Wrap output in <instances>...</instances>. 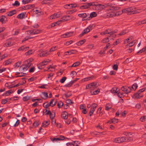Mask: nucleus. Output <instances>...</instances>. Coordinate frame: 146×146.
<instances>
[{
  "mask_svg": "<svg viewBox=\"0 0 146 146\" xmlns=\"http://www.w3.org/2000/svg\"><path fill=\"white\" fill-rule=\"evenodd\" d=\"M136 8L135 7H131L127 8L123 10L125 11L128 13H130L132 14H135L140 13L141 12V9H135Z\"/></svg>",
  "mask_w": 146,
  "mask_h": 146,
  "instance_id": "f257e3e1",
  "label": "nucleus"
},
{
  "mask_svg": "<svg viewBox=\"0 0 146 146\" xmlns=\"http://www.w3.org/2000/svg\"><path fill=\"white\" fill-rule=\"evenodd\" d=\"M97 83V82H94L87 84L86 85V89H90L92 91V90H94L98 87Z\"/></svg>",
  "mask_w": 146,
  "mask_h": 146,
  "instance_id": "f03ea898",
  "label": "nucleus"
},
{
  "mask_svg": "<svg viewBox=\"0 0 146 146\" xmlns=\"http://www.w3.org/2000/svg\"><path fill=\"white\" fill-rule=\"evenodd\" d=\"M125 137H118L114 138L112 140V141L115 143H122L125 142Z\"/></svg>",
  "mask_w": 146,
  "mask_h": 146,
  "instance_id": "7ed1b4c3",
  "label": "nucleus"
},
{
  "mask_svg": "<svg viewBox=\"0 0 146 146\" xmlns=\"http://www.w3.org/2000/svg\"><path fill=\"white\" fill-rule=\"evenodd\" d=\"M121 90L124 92L125 94L128 95V93L131 92V89L130 87L125 86H122L121 88Z\"/></svg>",
  "mask_w": 146,
  "mask_h": 146,
  "instance_id": "20e7f679",
  "label": "nucleus"
},
{
  "mask_svg": "<svg viewBox=\"0 0 146 146\" xmlns=\"http://www.w3.org/2000/svg\"><path fill=\"white\" fill-rule=\"evenodd\" d=\"M24 64L22 65L20 67V70L22 71H26L29 68L30 66V64H29V65L25 64Z\"/></svg>",
  "mask_w": 146,
  "mask_h": 146,
  "instance_id": "39448f33",
  "label": "nucleus"
},
{
  "mask_svg": "<svg viewBox=\"0 0 146 146\" xmlns=\"http://www.w3.org/2000/svg\"><path fill=\"white\" fill-rule=\"evenodd\" d=\"M113 9L110 8V9H108L109 12L107 13V16L108 17H111L117 15L114 12L111 11Z\"/></svg>",
  "mask_w": 146,
  "mask_h": 146,
  "instance_id": "423d86ee",
  "label": "nucleus"
},
{
  "mask_svg": "<svg viewBox=\"0 0 146 146\" xmlns=\"http://www.w3.org/2000/svg\"><path fill=\"white\" fill-rule=\"evenodd\" d=\"M116 31H112L111 29H108L105 31L103 33H101L100 34L101 35H102V33H103L104 35L107 34H109L110 36H108V37H110L111 35H113L114 33H116Z\"/></svg>",
  "mask_w": 146,
  "mask_h": 146,
  "instance_id": "0eeeda50",
  "label": "nucleus"
},
{
  "mask_svg": "<svg viewBox=\"0 0 146 146\" xmlns=\"http://www.w3.org/2000/svg\"><path fill=\"white\" fill-rule=\"evenodd\" d=\"M72 19V18L69 15L64 16L61 18L62 22L68 21Z\"/></svg>",
  "mask_w": 146,
  "mask_h": 146,
  "instance_id": "6e6552de",
  "label": "nucleus"
},
{
  "mask_svg": "<svg viewBox=\"0 0 146 146\" xmlns=\"http://www.w3.org/2000/svg\"><path fill=\"white\" fill-rule=\"evenodd\" d=\"M93 27V26L92 25H89L86 28L83 30L84 33L86 34L89 32L90 30L92 29Z\"/></svg>",
  "mask_w": 146,
  "mask_h": 146,
  "instance_id": "1a4fd4ad",
  "label": "nucleus"
},
{
  "mask_svg": "<svg viewBox=\"0 0 146 146\" xmlns=\"http://www.w3.org/2000/svg\"><path fill=\"white\" fill-rule=\"evenodd\" d=\"M90 3H86L84 4V5L81 6L80 7V9H87L88 8L90 7L91 6Z\"/></svg>",
  "mask_w": 146,
  "mask_h": 146,
  "instance_id": "9d476101",
  "label": "nucleus"
},
{
  "mask_svg": "<svg viewBox=\"0 0 146 146\" xmlns=\"http://www.w3.org/2000/svg\"><path fill=\"white\" fill-rule=\"evenodd\" d=\"M97 15V14L95 12H93L91 13L90 15V17L87 18L86 19H83V21L89 20H90V18H92L94 17H96Z\"/></svg>",
  "mask_w": 146,
  "mask_h": 146,
  "instance_id": "9b49d317",
  "label": "nucleus"
},
{
  "mask_svg": "<svg viewBox=\"0 0 146 146\" xmlns=\"http://www.w3.org/2000/svg\"><path fill=\"white\" fill-rule=\"evenodd\" d=\"M49 54V51H44L39 53L38 54V56L40 57L45 56Z\"/></svg>",
  "mask_w": 146,
  "mask_h": 146,
  "instance_id": "f8f14e48",
  "label": "nucleus"
},
{
  "mask_svg": "<svg viewBox=\"0 0 146 146\" xmlns=\"http://www.w3.org/2000/svg\"><path fill=\"white\" fill-rule=\"evenodd\" d=\"M26 14V12L22 13L19 14L17 17V18L20 19H22L25 18V17Z\"/></svg>",
  "mask_w": 146,
  "mask_h": 146,
  "instance_id": "ddd939ff",
  "label": "nucleus"
},
{
  "mask_svg": "<svg viewBox=\"0 0 146 146\" xmlns=\"http://www.w3.org/2000/svg\"><path fill=\"white\" fill-rule=\"evenodd\" d=\"M61 117L62 118L65 119H66L68 117V113L67 112L64 111L62 113Z\"/></svg>",
  "mask_w": 146,
  "mask_h": 146,
  "instance_id": "4468645a",
  "label": "nucleus"
},
{
  "mask_svg": "<svg viewBox=\"0 0 146 146\" xmlns=\"http://www.w3.org/2000/svg\"><path fill=\"white\" fill-rule=\"evenodd\" d=\"M73 33V32H71L67 33H65L63 35H61V37L64 38L69 37L70 36H71L72 35Z\"/></svg>",
  "mask_w": 146,
  "mask_h": 146,
  "instance_id": "2eb2a0df",
  "label": "nucleus"
},
{
  "mask_svg": "<svg viewBox=\"0 0 146 146\" xmlns=\"http://www.w3.org/2000/svg\"><path fill=\"white\" fill-rule=\"evenodd\" d=\"M7 18L5 16H2L0 17V21L2 23H4L7 21Z\"/></svg>",
  "mask_w": 146,
  "mask_h": 146,
  "instance_id": "dca6fc26",
  "label": "nucleus"
},
{
  "mask_svg": "<svg viewBox=\"0 0 146 146\" xmlns=\"http://www.w3.org/2000/svg\"><path fill=\"white\" fill-rule=\"evenodd\" d=\"M17 11L16 10H14L11 11L7 13V15L9 16H11L14 15L16 14Z\"/></svg>",
  "mask_w": 146,
  "mask_h": 146,
  "instance_id": "f3484780",
  "label": "nucleus"
},
{
  "mask_svg": "<svg viewBox=\"0 0 146 146\" xmlns=\"http://www.w3.org/2000/svg\"><path fill=\"white\" fill-rule=\"evenodd\" d=\"M141 92H139V90L136 93L134 94V96L137 99H138L140 98H141L143 96H140V94Z\"/></svg>",
  "mask_w": 146,
  "mask_h": 146,
  "instance_id": "a211bd4d",
  "label": "nucleus"
},
{
  "mask_svg": "<svg viewBox=\"0 0 146 146\" xmlns=\"http://www.w3.org/2000/svg\"><path fill=\"white\" fill-rule=\"evenodd\" d=\"M78 16L80 17L83 18V19H86L85 18L87 17V15L86 13H83L79 14L78 15Z\"/></svg>",
  "mask_w": 146,
  "mask_h": 146,
  "instance_id": "6ab92c4d",
  "label": "nucleus"
},
{
  "mask_svg": "<svg viewBox=\"0 0 146 146\" xmlns=\"http://www.w3.org/2000/svg\"><path fill=\"white\" fill-rule=\"evenodd\" d=\"M105 7H106L104 5L99 4V5H98V7H97L96 10H99L103 9L105 8Z\"/></svg>",
  "mask_w": 146,
  "mask_h": 146,
  "instance_id": "aec40b11",
  "label": "nucleus"
},
{
  "mask_svg": "<svg viewBox=\"0 0 146 146\" xmlns=\"http://www.w3.org/2000/svg\"><path fill=\"white\" fill-rule=\"evenodd\" d=\"M42 94L43 96V97H41L44 100H46L48 97V94L46 92H42Z\"/></svg>",
  "mask_w": 146,
  "mask_h": 146,
  "instance_id": "412c9836",
  "label": "nucleus"
},
{
  "mask_svg": "<svg viewBox=\"0 0 146 146\" xmlns=\"http://www.w3.org/2000/svg\"><path fill=\"white\" fill-rule=\"evenodd\" d=\"M86 41V40L85 39L80 40L76 43V44L79 46L83 44Z\"/></svg>",
  "mask_w": 146,
  "mask_h": 146,
  "instance_id": "4be33fe9",
  "label": "nucleus"
},
{
  "mask_svg": "<svg viewBox=\"0 0 146 146\" xmlns=\"http://www.w3.org/2000/svg\"><path fill=\"white\" fill-rule=\"evenodd\" d=\"M76 82V80L71 81L69 83L66 84L65 86L66 87H71L72 84Z\"/></svg>",
  "mask_w": 146,
  "mask_h": 146,
  "instance_id": "5701e85b",
  "label": "nucleus"
},
{
  "mask_svg": "<svg viewBox=\"0 0 146 146\" xmlns=\"http://www.w3.org/2000/svg\"><path fill=\"white\" fill-rule=\"evenodd\" d=\"M15 75H19L18 76H17V77H21L23 76H24L25 75H26V73H24L23 72H17L16 73Z\"/></svg>",
  "mask_w": 146,
  "mask_h": 146,
  "instance_id": "b1692460",
  "label": "nucleus"
},
{
  "mask_svg": "<svg viewBox=\"0 0 146 146\" xmlns=\"http://www.w3.org/2000/svg\"><path fill=\"white\" fill-rule=\"evenodd\" d=\"M33 11H34V12H35V13L36 14H37L38 13H39V14L38 15H42L44 13L43 12L39 11V10H34V9H33L32 10Z\"/></svg>",
  "mask_w": 146,
  "mask_h": 146,
  "instance_id": "393cba45",
  "label": "nucleus"
},
{
  "mask_svg": "<svg viewBox=\"0 0 146 146\" xmlns=\"http://www.w3.org/2000/svg\"><path fill=\"white\" fill-rule=\"evenodd\" d=\"M50 121H44L42 123V126L46 127L47 126L49 125Z\"/></svg>",
  "mask_w": 146,
  "mask_h": 146,
  "instance_id": "a878e982",
  "label": "nucleus"
},
{
  "mask_svg": "<svg viewBox=\"0 0 146 146\" xmlns=\"http://www.w3.org/2000/svg\"><path fill=\"white\" fill-rule=\"evenodd\" d=\"M29 47H25L24 46H22L20 47H19L18 49V51H21L22 50H23L24 51H26L29 48Z\"/></svg>",
  "mask_w": 146,
  "mask_h": 146,
  "instance_id": "bb28decb",
  "label": "nucleus"
},
{
  "mask_svg": "<svg viewBox=\"0 0 146 146\" xmlns=\"http://www.w3.org/2000/svg\"><path fill=\"white\" fill-rule=\"evenodd\" d=\"M112 108V105L111 104H107L105 106V110H109Z\"/></svg>",
  "mask_w": 146,
  "mask_h": 146,
  "instance_id": "cd10ccee",
  "label": "nucleus"
},
{
  "mask_svg": "<svg viewBox=\"0 0 146 146\" xmlns=\"http://www.w3.org/2000/svg\"><path fill=\"white\" fill-rule=\"evenodd\" d=\"M100 92V89H97V90L94 91L93 92H92V91H90V93L92 95H96L98 94Z\"/></svg>",
  "mask_w": 146,
  "mask_h": 146,
  "instance_id": "c85d7f7f",
  "label": "nucleus"
},
{
  "mask_svg": "<svg viewBox=\"0 0 146 146\" xmlns=\"http://www.w3.org/2000/svg\"><path fill=\"white\" fill-rule=\"evenodd\" d=\"M33 60L32 59H29L25 62V63L29 65V64H30V66H31L32 63H31V62Z\"/></svg>",
  "mask_w": 146,
  "mask_h": 146,
  "instance_id": "c756f323",
  "label": "nucleus"
},
{
  "mask_svg": "<svg viewBox=\"0 0 146 146\" xmlns=\"http://www.w3.org/2000/svg\"><path fill=\"white\" fill-rule=\"evenodd\" d=\"M117 88H113L111 90V92L112 93H117L118 92L117 90Z\"/></svg>",
  "mask_w": 146,
  "mask_h": 146,
  "instance_id": "7c9ffc66",
  "label": "nucleus"
},
{
  "mask_svg": "<svg viewBox=\"0 0 146 146\" xmlns=\"http://www.w3.org/2000/svg\"><path fill=\"white\" fill-rule=\"evenodd\" d=\"M43 64V63L42 62L39 64H37V66L38 68L39 69H41L43 68L44 66Z\"/></svg>",
  "mask_w": 146,
  "mask_h": 146,
  "instance_id": "2f4dec72",
  "label": "nucleus"
},
{
  "mask_svg": "<svg viewBox=\"0 0 146 146\" xmlns=\"http://www.w3.org/2000/svg\"><path fill=\"white\" fill-rule=\"evenodd\" d=\"M33 35L37 34L39 33L40 32V31L38 29H33Z\"/></svg>",
  "mask_w": 146,
  "mask_h": 146,
  "instance_id": "473e14b6",
  "label": "nucleus"
},
{
  "mask_svg": "<svg viewBox=\"0 0 146 146\" xmlns=\"http://www.w3.org/2000/svg\"><path fill=\"white\" fill-rule=\"evenodd\" d=\"M40 123V122L39 121H36L33 123V126L35 127H37Z\"/></svg>",
  "mask_w": 146,
  "mask_h": 146,
  "instance_id": "72a5a7b5",
  "label": "nucleus"
},
{
  "mask_svg": "<svg viewBox=\"0 0 146 146\" xmlns=\"http://www.w3.org/2000/svg\"><path fill=\"white\" fill-rule=\"evenodd\" d=\"M13 93V92H11L10 90L7 91L5 92L3 94V96H9L10 95V94L11 93Z\"/></svg>",
  "mask_w": 146,
  "mask_h": 146,
  "instance_id": "f704fd0d",
  "label": "nucleus"
},
{
  "mask_svg": "<svg viewBox=\"0 0 146 146\" xmlns=\"http://www.w3.org/2000/svg\"><path fill=\"white\" fill-rule=\"evenodd\" d=\"M135 43V41H133L130 42L129 43L127 44L126 45V46H127V47L128 46H129V47H130L133 46L134 44Z\"/></svg>",
  "mask_w": 146,
  "mask_h": 146,
  "instance_id": "c9c22d12",
  "label": "nucleus"
},
{
  "mask_svg": "<svg viewBox=\"0 0 146 146\" xmlns=\"http://www.w3.org/2000/svg\"><path fill=\"white\" fill-rule=\"evenodd\" d=\"M53 0H43L42 2V4H46L49 3L50 1H51Z\"/></svg>",
  "mask_w": 146,
  "mask_h": 146,
  "instance_id": "e433bc0d",
  "label": "nucleus"
},
{
  "mask_svg": "<svg viewBox=\"0 0 146 146\" xmlns=\"http://www.w3.org/2000/svg\"><path fill=\"white\" fill-rule=\"evenodd\" d=\"M11 44V42H9L7 43L6 42V43H5L4 44V47H8L9 46H10L12 45Z\"/></svg>",
  "mask_w": 146,
  "mask_h": 146,
  "instance_id": "4c0bfd02",
  "label": "nucleus"
},
{
  "mask_svg": "<svg viewBox=\"0 0 146 146\" xmlns=\"http://www.w3.org/2000/svg\"><path fill=\"white\" fill-rule=\"evenodd\" d=\"M90 4H91V6H95L96 7V10L97 9V7H98V5H99V4H98L97 3H95L94 2H93L92 3H90Z\"/></svg>",
  "mask_w": 146,
  "mask_h": 146,
  "instance_id": "58836bf2",
  "label": "nucleus"
},
{
  "mask_svg": "<svg viewBox=\"0 0 146 146\" xmlns=\"http://www.w3.org/2000/svg\"><path fill=\"white\" fill-rule=\"evenodd\" d=\"M138 86L137 85L136 83H134L133 84L131 88V89H132L134 90H135L137 87Z\"/></svg>",
  "mask_w": 146,
  "mask_h": 146,
  "instance_id": "ea45409f",
  "label": "nucleus"
},
{
  "mask_svg": "<svg viewBox=\"0 0 146 146\" xmlns=\"http://www.w3.org/2000/svg\"><path fill=\"white\" fill-rule=\"evenodd\" d=\"M31 97L29 96H25L23 98V100L24 101H26L30 100Z\"/></svg>",
  "mask_w": 146,
  "mask_h": 146,
  "instance_id": "a19ab883",
  "label": "nucleus"
},
{
  "mask_svg": "<svg viewBox=\"0 0 146 146\" xmlns=\"http://www.w3.org/2000/svg\"><path fill=\"white\" fill-rule=\"evenodd\" d=\"M109 41V38L108 37H107L106 38H104L102 39L101 41V42H103L104 43L107 42Z\"/></svg>",
  "mask_w": 146,
  "mask_h": 146,
  "instance_id": "79ce46f5",
  "label": "nucleus"
},
{
  "mask_svg": "<svg viewBox=\"0 0 146 146\" xmlns=\"http://www.w3.org/2000/svg\"><path fill=\"white\" fill-rule=\"evenodd\" d=\"M31 1H33V0H23L22 1L23 4H25L28 3Z\"/></svg>",
  "mask_w": 146,
  "mask_h": 146,
  "instance_id": "37998d69",
  "label": "nucleus"
},
{
  "mask_svg": "<svg viewBox=\"0 0 146 146\" xmlns=\"http://www.w3.org/2000/svg\"><path fill=\"white\" fill-rule=\"evenodd\" d=\"M18 97L17 96H14L13 97H11L10 98H9L8 99V100H9V102L10 101V100H17L18 99Z\"/></svg>",
  "mask_w": 146,
  "mask_h": 146,
  "instance_id": "c03bdc74",
  "label": "nucleus"
},
{
  "mask_svg": "<svg viewBox=\"0 0 146 146\" xmlns=\"http://www.w3.org/2000/svg\"><path fill=\"white\" fill-rule=\"evenodd\" d=\"M63 105V103L61 101L59 102L57 104V106L58 108H61Z\"/></svg>",
  "mask_w": 146,
  "mask_h": 146,
  "instance_id": "a18cd8bd",
  "label": "nucleus"
},
{
  "mask_svg": "<svg viewBox=\"0 0 146 146\" xmlns=\"http://www.w3.org/2000/svg\"><path fill=\"white\" fill-rule=\"evenodd\" d=\"M76 9H72L70 11H67V13L68 14H72L74 12H76Z\"/></svg>",
  "mask_w": 146,
  "mask_h": 146,
  "instance_id": "49530a36",
  "label": "nucleus"
},
{
  "mask_svg": "<svg viewBox=\"0 0 146 146\" xmlns=\"http://www.w3.org/2000/svg\"><path fill=\"white\" fill-rule=\"evenodd\" d=\"M95 109H94V108H91L90 109V110L89 112V115L90 116H91V115L93 113L94 111L95 110Z\"/></svg>",
  "mask_w": 146,
  "mask_h": 146,
  "instance_id": "de8ad7c7",
  "label": "nucleus"
},
{
  "mask_svg": "<svg viewBox=\"0 0 146 146\" xmlns=\"http://www.w3.org/2000/svg\"><path fill=\"white\" fill-rule=\"evenodd\" d=\"M125 137V142L131 141H132L133 140V139L132 138H131V137Z\"/></svg>",
  "mask_w": 146,
  "mask_h": 146,
  "instance_id": "09e8293b",
  "label": "nucleus"
},
{
  "mask_svg": "<svg viewBox=\"0 0 146 146\" xmlns=\"http://www.w3.org/2000/svg\"><path fill=\"white\" fill-rule=\"evenodd\" d=\"M128 32V31H127L126 30H124L120 32L118 35L120 36H121L122 35H123L126 33H127Z\"/></svg>",
  "mask_w": 146,
  "mask_h": 146,
  "instance_id": "8fccbe9b",
  "label": "nucleus"
},
{
  "mask_svg": "<svg viewBox=\"0 0 146 146\" xmlns=\"http://www.w3.org/2000/svg\"><path fill=\"white\" fill-rule=\"evenodd\" d=\"M80 63L79 62H76L73 64L72 66H74V67H76L80 65Z\"/></svg>",
  "mask_w": 146,
  "mask_h": 146,
  "instance_id": "3c124183",
  "label": "nucleus"
},
{
  "mask_svg": "<svg viewBox=\"0 0 146 146\" xmlns=\"http://www.w3.org/2000/svg\"><path fill=\"white\" fill-rule=\"evenodd\" d=\"M19 5H20V3L17 1H15V3H13L12 4V5L14 6H19Z\"/></svg>",
  "mask_w": 146,
  "mask_h": 146,
  "instance_id": "603ef678",
  "label": "nucleus"
},
{
  "mask_svg": "<svg viewBox=\"0 0 146 146\" xmlns=\"http://www.w3.org/2000/svg\"><path fill=\"white\" fill-rule=\"evenodd\" d=\"M21 63V61L18 62L16 63L14 65L15 68L16 67L18 68L19 67V65H20Z\"/></svg>",
  "mask_w": 146,
  "mask_h": 146,
  "instance_id": "864d4df0",
  "label": "nucleus"
},
{
  "mask_svg": "<svg viewBox=\"0 0 146 146\" xmlns=\"http://www.w3.org/2000/svg\"><path fill=\"white\" fill-rule=\"evenodd\" d=\"M49 115H50V118L52 120L55 117V112H54L53 114L52 113H51Z\"/></svg>",
  "mask_w": 146,
  "mask_h": 146,
  "instance_id": "5fc2aeb1",
  "label": "nucleus"
},
{
  "mask_svg": "<svg viewBox=\"0 0 146 146\" xmlns=\"http://www.w3.org/2000/svg\"><path fill=\"white\" fill-rule=\"evenodd\" d=\"M8 98L5 99H3L1 101V104H5L7 101H9V100H8Z\"/></svg>",
  "mask_w": 146,
  "mask_h": 146,
  "instance_id": "6e6d98bb",
  "label": "nucleus"
},
{
  "mask_svg": "<svg viewBox=\"0 0 146 146\" xmlns=\"http://www.w3.org/2000/svg\"><path fill=\"white\" fill-rule=\"evenodd\" d=\"M66 77H65V76L63 77H62V78L60 79V82L61 83H63L66 80Z\"/></svg>",
  "mask_w": 146,
  "mask_h": 146,
  "instance_id": "4d7b16f0",
  "label": "nucleus"
},
{
  "mask_svg": "<svg viewBox=\"0 0 146 146\" xmlns=\"http://www.w3.org/2000/svg\"><path fill=\"white\" fill-rule=\"evenodd\" d=\"M12 62V61L11 60H6L5 61V65H7L10 63H11Z\"/></svg>",
  "mask_w": 146,
  "mask_h": 146,
  "instance_id": "13d9d810",
  "label": "nucleus"
},
{
  "mask_svg": "<svg viewBox=\"0 0 146 146\" xmlns=\"http://www.w3.org/2000/svg\"><path fill=\"white\" fill-rule=\"evenodd\" d=\"M36 100H37V101H38L40 103H41L42 102V100L41 99H33L32 100V101L33 102H34Z\"/></svg>",
  "mask_w": 146,
  "mask_h": 146,
  "instance_id": "bf43d9fd",
  "label": "nucleus"
},
{
  "mask_svg": "<svg viewBox=\"0 0 146 146\" xmlns=\"http://www.w3.org/2000/svg\"><path fill=\"white\" fill-rule=\"evenodd\" d=\"M56 46H54L53 47L51 48L50 49V50H49V52H53V51H54L56 49Z\"/></svg>",
  "mask_w": 146,
  "mask_h": 146,
  "instance_id": "052dcab7",
  "label": "nucleus"
},
{
  "mask_svg": "<svg viewBox=\"0 0 146 146\" xmlns=\"http://www.w3.org/2000/svg\"><path fill=\"white\" fill-rule=\"evenodd\" d=\"M102 132H100L97 131H94L92 132V134H93L94 135H100V134H102Z\"/></svg>",
  "mask_w": 146,
  "mask_h": 146,
  "instance_id": "680f3d73",
  "label": "nucleus"
},
{
  "mask_svg": "<svg viewBox=\"0 0 146 146\" xmlns=\"http://www.w3.org/2000/svg\"><path fill=\"white\" fill-rule=\"evenodd\" d=\"M33 53V50H30L27 51L26 53L25 54L26 55H29Z\"/></svg>",
  "mask_w": 146,
  "mask_h": 146,
  "instance_id": "e2e57ef3",
  "label": "nucleus"
},
{
  "mask_svg": "<svg viewBox=\"0 0 146 146\" xmlns=\"http://www.w3.org/2000/svg\"><path fill=\"white\" fill-rule=\"evenodd\" d=\"M64 139H65V137L62 135H60L59 137L58 138V140H63Z\"/></svg>",
  "mask_w": 146,
  "mask_h": 146,
  "instance_id": "0e129e2a",
  "label": "nucleus"
},
{
  "mask_svg": "<svg viewBox=\"0 0 146 146\" xmlns=\"http://www.w3.org/2000/svg\"><path fill=\"white\" fill-rule=\"evenodd\" d=\"M35 69V68L34 67H31L29 70V72L30 73H32L34 72Z\"/></svg>",
  "mask_w": 146,
  "mask_h": 146,
  "instance_id": "69168bd1",
  "label": "nucleus"
},
{
  "mask_svg": "<svg viewBox=\"0 0 146 146\" xmlns=\"http://www.w3.org/2000/svg\"><path fill=\"white\" fill-rule=\"evenodd\" d=\"M20 123V121L19 120L17 119L16 122L13 125L14 127H17V126Z\"/></svg>",
  "mask_w": 146,
  "mask_h": 146,
  "instance_id": "338daca9",
  "label": "nucleus"
},
{
  "mask_svg": "<svg viewBox=\"0 0 146 146\" xmlns=\"http://www.w3.org/2000/svg\"><path fill=\"white\" fill-rule=\"evenodd\" d=\"M118 66L117 64H115L113 66V68L114 70H117L118 69Z\"/></svg>",
  "mask_w": 146,
  "mask_h": 146,
  "instance_id": "774afa93",
  "label": "nucleus"
}]
</instances>
